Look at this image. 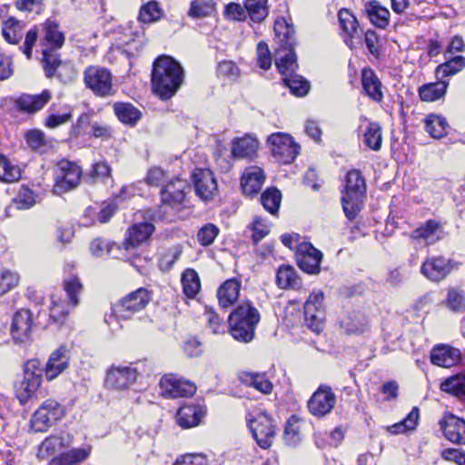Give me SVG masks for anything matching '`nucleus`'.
Instances as JSON below:
<instances>
[{"label": "nucleus", "instance_id": "nucleus-21", "mask_svg": "<svg viewBox=\"0 0 465 465\" xmlns=\"http://www.w3.org/2000/svg\"><path fill=\"white\" fill-rule=\"evenodd\" d=\"M421 273L430 281L443 280L450 272L449 261L441 256L425 261L420 268Z\"/></svg>", "mask_w": 465, "mask_h": 465}, {"label": "nucleus", "instance_id": "nucleus-23", "mask_svg": "<svg viewBox=\"0 0 465 465\" xmlns=\"http://www.w3.org/2000/svg\"><path fill=\"white\" fill-rule=\"evenodd\" d=\"M430 361L437 366L450 368L460 362V352L450 346L438 345L430 352Z\"/></svg>", "mask_w": 465, "mask_h": 465}, {"label": "nucleus", "instance_id": "nucleus-6", "mask_svg": "<svg viewBox=\"0 0 465 465\" xmlns=\"http://www.w3.org/2000/svg\"><path fill=\"white\" fill-rule=\"evenodd\" d=\"M64 416V407L54 400H47L33 414L30 423L35 432H44Z\"/></svg>", "mask_w": 465, "mask_h": 465}, {"label": "nucleus", "instance_id": "nucleus-32", "mask_svg": "<svg viewBox=\"0 0 465 465\" xmlns=\"http://www.w3.org/2000/svg\"><path fill=\"white\" fill-rule=\"evenodd\" d=\"M274 32L281 43V48H294L297 45L294 26L284 18L277 19L274 24Z\"/></svg>", "mask_w": 465, "mask_h": 465}, {"label": "nucleus", "instance_id": "nucleus-43", "mask_svg": "<svg viewBox=\"0 0 465 465\" xmlns=\"http://www.w3.org/2000/svg\"><path fill=\"white\" fill-rule=\"evenodd\" d=\"M182 284L187 297H195L201 288L198 273L193 269H186L182 275Z\"/></svg>", "mask_w": 465, "mask_h": 465}, {"label": "nucleus", "instance_id": "nucleus-12", "mask_svg": "<svg viewBox=\"0 0 465 465\" xmlns=\"http://www.w3.org/2000/svg\"><path fill=\"white\" fill-rule=\"evenodd\" d=\"M138 377V370L132 366H113L104 381L105 386L112 390H125L133 385Z\"/></svg>", "mask_w": 465, "mask_h": 465}, {"label": "nucleus", "instance_id": "nucleus-7", "mask_svg": "<svg viewBox=\"0 0 465 465\" xmlns=\"http://www.w3.org/2000/svg\"><path fill=\"white\" fill-rule=\"evenodd\" d=\"M273 157L284 164L291 163L298 155L300 145L284 133H275L267 139Z\"/></svg>", "mask_w": 465, "mask_h": 465}, {"label": "nucleus", "instance_id": "nucleus-52", "mask_svg": "<svg viewBox=\"0 0 465 465\" xmlns=\"http://www.w3.org/2000/svg\"><path fill=\"white\" fill-rule=\"evenodd\" d=\"M163 15V10L156 1H150L141 7L139 20L143 23H153L158 21Z\"/></svg>", "mask_w": 465, "mask_h": 465}, {"label": "nucleus", "instance_id": "nucleus-63", "mask_svg": "<svg viewBox=\"0 0 465 465\" xmlns=\"http://www.w3.org/2000/svg\"><path fill=\"white\" fill-rule=\"evenodd\" d=\"M18 209H29L35 203V198L33 191L28 188H23L17 194L15 200Z\"/></svg>", "mask_w": 465, "mask_h": 465}, {"label": "nucleus", "instance_id": "nucleus-49", "mask_svg": "<svg viewBox=\"0 0 465 465\" xmlns=\"http://www.w3.org/2000/svg\"><path fill=\"white\" fill-rule=\"evenodd\" d=\"M281 201L282 193L276 188H269L261 195L262 206L272 214H275L278 212Z\"/></svg>", "mask_w": 465, "mask_h": 465}, {"label": "nucleus", "instance_id": "nucleus-42", "mask_svg": "<svg viewBox=\"0 0 465 465\" xmlns=\"http://www.w3.org/2000/svg\"><path fill=\"white\" fill-rule=\"evenodd\" d=\"M367 14L371 22L377 27L383 29L389 25L390 12L387 8L381 6L378 2L370 3Z\"/></svg>", "mask_w": 465, "mask_h": 465}, {"label": "nucleus", "instance_id": "nucleus-40", "mask_svg": "<svg viewBox=\"0 0 465 465\" xmlns=\"http://www.w3.org/2000/svg\"><path fill=\"white\" fill-rule=\"evenodd\" d=\"M245 8L251 20L262 23L269 14L267 0H244Z\"/></svg>", "mask_w": 465, "mask_h": 465}, {"label": "nucleus", "instance_id": "nucleus-55", "mask_svg": "<svg viewBox=\"0 0 465 465\" xmlns=\"http://www.w3.org/2000/svg\"><path fill=\"white\" fill-rule=\"evenodd\" d=\"M440 228V223L435 220H429L424 224L417 228L411 232V237L413 240H424L430 239L434 233Z\"/></svg>", "mask_w": 465, "mask_h": 465}, {"label": "nucleus", "instance_id": "nucleus-58", "mask_svg": "<svg viewBox=\"0 0 465 465\" xmlns=\"http://www.w3.org/2000/svg\"><path fill=\"white\" fill-rule=\"evenodd\" d=\"M324 294L322 292H312L304 304V315L322 312Z\"/></svg>", "mask_w": 465, "mask_h": 465}, {"label": "nucleus", "instance_id": "nucleus-9", "mask_svg": "<svg viewBox=\"0 0 465 465\" xmlns=\"http://www.w3.org/2000/svg\"><path fill=\"white\" fill-rule=\"evenodd\" d=\"M161 393L168 399L191 397L196 391V386L189 381L178 378L174 374H166L160 380Z\"/></svg>", "mask_w": 465, "mask_h": 465}, {"label": "nucleus", "instance_id": "nucleus-54", "mask_svg": "<svg viewBox=\"0 0 465 465\" xmlns=\"http://www.w3.org/2000/svg\"><path fill=\"white\" fill-rule=\"evenodd\" d=\"M341 28L351 37L358 32V22L356 17L347 9L339 12Z\"/></svg>", "mask_w": 465, "mask_h": 465}, {"label": "nucleus", "instance_id": "nucleus-50", "mask_svg": "<svg viewBox=\"0 0 465 465\" xmlns=\"http://www.w3.org/2000/svg\"><path fill=\"white\" fill-rule=\"evenodd\" d=\"M20 177V168L17 165L12 164L5 155L0 153V181L13 183Z\"/></svg>", "mask_w": 465, "mask_h": 465}, {"label": "nucleus", "instance_id": "nucleus-27", "mask_svg": "<svg viewBox=\"0 0 465 465\" xmlns=\"http://www.w3.org/2000/svg\"><path fill=\"white\" fill-rule=\"evenodd\" d=\"M239 381L249 387H252L263 394H270L273 385L265 373L242 371L238 374Z\"/></svg>", "mask_w": 465, "mask_h": 465}, {"label": "nucleus", "instance_id": "nucleus-38", "mask_svg": "<svg viewBox=\"0 0 465 465\" xmlns=\"http://www.w3.org/2000/svg\"><path fill=\"white\" fill-rule=\"evenodd\" d=\"M425 130L434 139H440L447 134L449 127L446 119L440 115L429 114L425 120Z\"/></svg>", "mask_w": 465, "mask_h": 465}, {"label": "nucleus", "instance_id": "nucleus-35", "mask_svg": "<svg viewBox=\"0 0 465 465\" xmlns=\"http://www.w3.org/2000/svg\"><path fill=\"white\" fill-rule=\"evenodd\" d=\"M91 448L72 449L52 459L49 465H76L84 461L90 455Z\"/></svg>", "mask_w": 465, "mask_h": 465}, {"label": "nucleus", "instance_id": "nucleus-24", "mask_svg": "<svg viewBox=\"0 0 465 465\" xmlns=\"http://www.w3.org/2000/svg\"><path fill=\"white\" fill-rule=\"evenodd\" d=\"M361 84L367 96L376 103L383 99L381 82L371 68H363L361 71Z\"/></svg>", "mask_w": 465, "mask_h": 465}, {"label": "nucleus", "instance_id": "nucleus-33", "mask_svg": "<svg viewBox=\"0 0 465 465\" xmlns=\"http://www.w3.org/2000/svg\"><path fill=\"white\" fill-rule=\"evenodd\" d=\"M276 284L281 289H299L302 286L295 269L291 265H282L276 272Z\"/></svg>", "mask_w": 465, "mask_h": 465}, {"label": "nucleus", "instance_id": "nucleus-29", "mask_svg": "<svg viewBox=\"0 0 465 465\" xmlns=\"http://www.w3.org/2000/svg\"><path fill=\"white\" fill-rule=\"evenodd\" d=\"M276 66L282 77L296 74L298 68L294 48H282L277 53Z\"/></svg>", "mask_w": 465, "mask_h": 465}, {"label": "nucleus", "instance_id": "nucleus-53", "mask_svg": "<svg viewBox=\"0 0 465 465\" xmlns=\"http://www.w3.org/2000/svg\"><path fill=\"white\" fill-rule=\"evenodd\" d=\"M182 254V248L173 246L162 253L159 259V268L162 272L170 271Z\"/></svg>", "mask_w": 465, "mask_h": 465}, {"label": "nucleus", "instance_id": "nucleus-62", "mask_svg": "<svg viewBox=\"0 0 465 465\" xmlns=\"http://www.w3.org/2000/svg\"><path fill=\"white\" fill-rule=\"evenodd\" d=\"M19 276L15 272L9 271L3 272L0 275V296L17 285Z\"/></svg>", "mask_w": 465, "mask_h": 465}, {"label": "nucleus", "instance_id": "nucleus-61", "mask_svg": "<svg viewBox=\"0 0 465 465\" xmlns=\"http://www.w3.org/2000/svg\"><path fill=\"white\" fill-rule=\"evenodd\" d=\"M256 54L259 66L263 70L269 69L272 66V59L268 45L265 42L261 41L258 43Z\"/></svg>", "mask_w": 465, "mask_h": 465}, {"label": "nucleus", "instance_id": "nucleus-37", "mask_svg": "<svg viewBox=\"0 0 465 465\" xmlns=\"http://www.w3.org/2000/svg\"><path fill=\"white\" fill-rule=\"evenodd\" d=\"M448 82L439 81L421 85L419 88V95L421 101L433 102L441 98L447 91Z\"/></svg>", "mask_w": 465, "mask_h": 465}, {"label": "nucleus", "instance_id": "nucleus-14", "mask_svg": "<svg viewBox=\"0 0 465 465\" xmlns=\"http://www.w3.org/2000/svg\"><path fill=\"white\" fill-rule=\"evenodd\" d=\"M248 427L252 437L262 449H268L272 446L275 430L272 420L266 415H259L248 421Z\"/></svg>", "mask_w": 465, "mask_h": 465}, {"label": "nucleus", "instance_id": "nucleus-16", "mask_svg": "<svg viewBox=\"0 0 465 465\" xmlns=\"http://www.w3.org/2000/svg\"><path fill=\"white\" fill-rule=\"evenodd\" d=\"M196 194L203 200L213 198L217 191V183L213 173L209 169H197L193 174Z\"/></svg>", "mask_w": 465, "mask_h": 465}, {"label": "nucleus", "instance_id": "nucleus-56", "mask_svg": "<svg viewBox=\"0 0 465 465\" xmlns=\"http://www.w3.org/2000/svg\"><path fill=\"white\" fill-rule=\"evenodd\" d=\"M25 139L27 145L34 151H41L44 147L48 145V141L45 139V134L37 129L27 131L25 134Z\"/></svg>", "mask_w": 465, "mask_h": 465}, {"label": "nucleus", "instance_id": "nucleus-13", "mask_svg": "<svg viewBox=\"0 0 465 465\" xmlns=\"http://www.w3.org/2000/svg\"><path fill=\"white\" fill-rule=\"evenodd\" d=\"M297 264L301 270L310 274L320 272L322 253L310 242H301L297 245Z\"/></svg>", "mask_w": 465, "mask_h": 465}, {"label": "nucleus", "instance_id": "nucleus-47", "mask_svg": "<svg viewBox=\"0 0 465 465\" xmlns=\"http://www.w3.org/2000/svg\"><path fill=\"white\" fill-rule=\"evenodd\" d=\"M464 66L465 58L461 55H457L440 64L436 69V74L438 77L451 76L461 71Z\"/></svg>", "mask_w": 465, "mask_h": 465}, {"label": "nucleus", "instance_id": "nucleus-4", "mask_svg": "<svg viewBox=\"0 0 465 465\" xmlns=\"http://www.w3.org/2000/svg\"><path fill=\"white\" fill-rule=\"evenodd\" d=\"M44 368L36 360H29L24 365L22 380L15 383V392L20 404L25 405L38 390L43 376Z\"/></svg>", "mask_w": 465, "mask_h": 465}, {"label": "nucleus", "instance_id": "nucleus-59", "mask_svg": "<svg viewBox=\"0 0 465 465\" xmlns=\"http://www.w3.org/2000/svg\"><path fill=\"white\" fill-rule=\"evenodd\" d=\"M218 233L219 229L216 225L207 223L199 230L197 239L201 245L209 246L213 242Z\"/></svg>", "mask_w": 465, "mask_h": 465}, {"label": "nucleus", "instance_id": "nucleus-48", "mask_svg": "<svg viewBox=\"0 0 465 465\" xmlns=\"http://www.w3.org/2000/svg\"><path fill=\"white\" fill-rule=\"evenodd\" d=\"M67 442L63 437L60 436H51L46 438L39 447L38 456L40 458H47L56 451H59L62 448H64Z\"/></svg>", "mask_w": 465, "mask_h": 465}, {"label": "nucleus", "instance_id": "nucleus-20", "mask_svg": "<svg viewBox=\"0 0 465 465\" xmlns=\"http://www.w3.org/2000/svg\"><path fill=\"white\" fill-rule=\"evenodd\" d=\"M265 175L262 168L258 166L247 167L241 179V185L244 194L252 196L257 194L264 182Z\"/></svg>", "mask_w": 465, "mask_h": 465}, {"label": "nucleus", "instance_id": "nucleus-64", "mask_svg": "<svg viewBox=\"0 0 465 465\" xmlns=\"http://www.w3.org/2000/svg\"><path fill=\"white\" fill-rule=\"evenodd\" d=\"M174 465H207V460L201 453L185 454L177 459Z\"/></svg>", "mask_w": 465, "mask_h": 465}, {"label": "nucleus", "instance_id": "nucleus-10", "mask_svg": "<svg viewBox=\"0 0 465 465\" xmlns=\"http://www.w3.org/2000/svg\"><path fill=\"white\" fill-rule=\"evenodd\" d=\"M150 301L146 289L139 288L124 297L114 307L115 313L124 319L131 318L135 312L145 308Z\"/></svg>", "mask_w": 465, "mask_h": 465}, {"label": "nucleus", "instance_id": "nucleus-41", "mask_svg": "<svg viewBox=\"0 0 465 465\" xmlns=\"http://www.w3.org/2000/svg\"><path fill=\"white\" fill-rule=\"evenodd\" d=\"M114 108L122 123L134 125L141 118V112L131 104L117 103Z\"/></svg>", "mask_w": 465, "mask_h": 465}, {"label": "nucleus", "instance_id": "nucleus-30", "mask_svg": "<svg viewBox=\"0 0 465 465\" xmlns=\"http://www.w3.org/2000/svg\"><path fill=\"white\" fill-rule=\"evenodd\" d=\"M241 282L236 279L225 281L217 291V298L222 307L232 305L239 297Z\"/></svg>", "mask_w": 465, "mask_h": 465}, {"label": "nucleus", "instance_id": "nucleus-5", "mask_svg": "<svg viewBox=\"0 0 465 465\" xmlns=\"http://www.w3.org/2000/svg\"><path fill=\"white\" fill-rule=\"evenodd\" d=\"M82 170L74 163L62 160L54 171V185L53 191L55 194L61 195L75 189L81 180Z\"/></svg>", "mask_w": 465, "mask_h": 465}, {"label": "nucleus", "instance_id": "nucleus-36", "mask_svg": "<svg viewBox=\"0 0 465 465\" xmlns=\"http://www.w3.org/2000/svg\"><path fill=\"white\" fill-rule=\"evenodd\" d=\"M24 25L14 17L8 18L3 24L2 34L6 42L12 45L20 43L24 36Z\"/></svg>", "mask_w": 465, "mask_h": 465}, {"label": "nucleus", "instance_id": "nucleus-1", "mask_svg": "<svg viewBox=\"0 0 465 465\" xmlns=\"http://www.w3.org/2000/svg\"><path fill=\"white\" fill-rule=\"evenodd\" d=\"M183 69L173 57L159 56L153 63L152 88L162 100L173 97L183 82Z\"/></svg>", "mask_w": 465, "mask_h": 465}, {"label": "nucleus", "instance_id": "nucleus-46", "mask_svg": "<svg viewBox=\"0 0 465 465\" xmlns=\"http://www.w3.org/2000/svg\"><path fill=\"white\" fill-rule=\"evenodd\" d=\"M282 81L290 88L291 93L296 96H304L310 90V83L297 74L282 77Z\"/></svg>", "mask_w": 465, "mask_h": 465}, {"label": "nucleus", "instance_id": "nucleus-31", "mask_svg": "<svg viewBox=\"0 0 465 465\" xmlns=\"http://www.w3.org/2000/svg\"><path fill=\"white\" fill-rule=\"evenodd\" d=\"M45 45L49 46V50L60 49L64 44V35L59 30L58 24L55 21L48 19L43 25Z\"/></svg>", "mask_w": 465, "mask_h": 465}, {"label": "nucleus", "instance_id": "nucleus-51", "mask_svg": "<svg viewBox=\"0 0 465 465\" xmlns=\"http://www.w3.org/2000/svg\"><path fill=\"white\" fill-rule=\"evenodd\" d=\"M283 439L289 446L294 447L301 441L299 420L296 416H291L284 427Z\"/></svg>", "mask_w": 465, "mask_h": 465}, {"label": "nucleus", "instance_id": "nucleus-17", "mask_svg": "<svg viewBox=\"0 0 465 465\" xmlns=\"http://www.w3.org/2000/svg\"><path fill=\"white\" fill-rule=\"evenodd\" d=\"M33 318L29 310L22 309L18 311L11 325V334L16 343H22L28 341L31 337Z\"/></svg>", "mask_w": 465, "mask_h": 465}, {"label": "nucleus", "instance_id": "nucleus-3", "mask_svg": "<svg viewBox=\"0 0 465 465\" xmlns=\"http://www.w3.org/2000/svg\"><path fill=\"white\" fill-rule=\"evenodd\" d=\"M341 204L345 216L352 221L361 209L366 195V183L357 169L350 170L345 177L344 190L341 191Z\"/></svg>", "mask_w": 465, "mask_h": 465}, {"label": "nucleus", "instance_id": "nucleus-25", "mask_svg": "<svg viewBox=\"0 0 465 465\" xmlns=\"http://www.w3.org/2000/svg\"><path fill=\"white\" fill-rule=\"evenodd\" d=\"M154 226L151 223H140L132 225L127 232V237L124 242L125 248L135 247L146 242L153 232Z\"/></svg>", "mask_w": 465, "mask_h": 465}, {"label": "nucleus", "instance_id": "nucleus-2", "mask_svg": "<svg viewBox=\"0 0 465 465\" xmlns=\"http://www.w3.org/2000/svg\"><path fill=\"white\" fill-rule=\"evenodd\" d=\"M261 321L259 311L250 301L237 305L228 317L229 332L234 340L242 343L251 342Z\"/></svg>", "mask_w": 465, "mask_h": 465}, {"label": "nucleus", "instance_id": "nucleus-22", "mask_svg": "<svg viewBox=\"0 0 465 465\" xmlns=\"http://www.w3.org/2000/svg\"><path fill=\"white\" fill-rule=\"evenodd\" d=\"M50 98V92L44 90L40 94L35 95L24 94L15 101V104L21 112L34 114L44 108Z\"/></svg>", "mask_w": 465, "mask_h": 465}, {"label": "nucleus", "instance_id": "nucleus-57", "mask_svg": "<svg viewBox=\"0 0 465 465\" xmlns=\"http://www.w3.org/2000/svg\"><path fill=\"white\" fill-rule=\"evenodd\" d=\"M64 288L69 298V302L75 307L79 303L78 294L82 292L83 285L79 279L71 277L64 282Z\"/></svg>", "mask_w": 465, "mask_h": 465}, {"label": "nucleus", "instance_id": "nucleus-8", "mask_svg": "<svg viewBox=\"0 0 465 465\" xmlns=\"http://www.w3.org/2000/svg\"><path fill=\"white\" fill-rule=\"evenodd\" d=\"M85 85L100 97H105L112 94V74L99 66H88L84 73Z\"/></svg>", "mask_w": 465, "mask_h": 465}, {"label": "nucleus", "instance_id": "nucleus-26", "mask_svg": "<svg viewBox=\"0 0 465 465\" xmlns=\"http://www.w3.org/2000/svg\"><path fill=\"white\" fill-rule=\"evenodd\" d=\"M340 326L349 334H361L369 329V320L361 312H352L343 316Z\"/></svg>", "mask_w": 465, "mask_h": 465}, {"label": "nucleus", "instance_id": "nucleus-45", "mask_svg": "<svg viewBox=\"0 0 465 465\" xmlns=\"http://www.w3.org/2000/svg\"><path fill=\"white\" fill-rule=\"evenodd\" d=\"M363 141L366 146L373 151H379L381 147L382 134L381 125L372 122L367 127L364 134Z\"/></svg>", "mask_w": 465, "mask_h": 465}, {"label": "nucleus", "instance_id": "nucleus-19", "mask_svg": "<svg viewBox=\"0 0 465 465\" xmlns=\"http://www.w3.org/2000/svg\"><path fill=\"white\" fill-rule=\"evenodd\" d=\"M69 360L70 351L64 345L60 346L51 353L45 368L46 379L52 381L66 370Z\"/></svg>", "mask_w": 465, "mask_h": 465}, {"label": "nucleus", "instance_id": "nucleus-18", "mask_svg": "<svg viewBox=\"0 0 465 465\" xmlns=\"http://www.w3.org/2000/svg\"><path fill=\"white\" fill-rule=\"evenodd\" d=\"M445 438L456 444L465 443V420L453 414H448L440 421Z\"/></svg>", "mask_w": 465, "mask_h": 465}, {"label": "nucleus", "instance_id": "nucleus-28", "mask_svg": "<svg viewBox=\"0 0 465 465\" xmlns=\"http://www.w3.org/2000/svg\"><path fill=\"white\" fill-rule=\"evenodd\" d=\"M203 415V411L197 405L182 406L176 413V421L183 429H189L197 426Z\"/></svg>", "mask_w": 465, "mask_h": 465}, {"label": "nucleus", "instance_id": "nucleus-11", "mask_svg": "<svg viewBox=\"0 0 465 465\" xmlns=\"http://www.w3.org/2000/svg\"><path fill=\"white\" fill-rule=\"evenodd\" d=\"M336 404V395L328 385H320L308 401V410L315 417L329 414Z\"/></svg>", "mask_w": 465, "mask_h": 465}, {"label": "nucleus", "instance_id": "nucleus-60", "mask_svg": "<svg viewBox=\"0 0 465 465\" xmlns=\"http://www.w3.org/2000/svg\"><path fill=\"white\" fill-rule=\"evenodd\" d=\"M213 10V6L209 1L193 0L191 3L188 15L193 18H202L207 16Z\"/></svg>", "mask_w": 465, "mask_h": 465}, {"label": "nucleus", "instance_id": "nucleus-15", "mask_svg": "<svg viewBox=\"0 0 465 465\" xmlns=\"http://www.w3.org/2000/svg\"><path fill=\"white\" fill-rule=\"evenodd\" d=\"M187 188H189V185L184 180L175 178L170 181L161 190L162 203L173 208L179 207L185 199V189Z\"/></svg>", "mask_w": 465, "mask_h": 465}, {"label": "nucleus", "instance_id": "nucleus-34", "mask_svg": "<svg viewBox=\"0 0 465 465\" xmlns=\"http://www.w3.org/2000/svg\"><path fill=\"white\" fill-rule=\"evenodd\" d=\"M257 147V140L251 136L236 138L232 142V153L235 158H252Z\"/></svg>", "mask_w": 465, "mask_h": 465}, {"label": "nucleus", "instance_id": "nucleus-44", "mask_svg": "<svg viewBox=\"0 0 465 465\" xmlns=\"http://www.w3.org/2000/svg\"><path fill=\"white\" fill-rule=\"evenodd\" d=\"M441 391L455 396L465 395V372L453 375L440 384Z\"/></svg>", "mask_w": 465, "mask_h": 465}, {"label": "nucleus", "instance_id": "nucleus-39", "mask_svg": "<svg viewBox=\"0 0 465 465\" xmlns=\"http://www.w3.org/2000/svg\"><path fill=\"white\" fill-rule=\"evenodd\" d=\"M64 63V62L60 59L59 54L56 53V50H49L46 48L43 50L42 64L47 78L54 77Z\"/></svg>", "mask_w": 465, "mask_h": 465}]
</instances>
